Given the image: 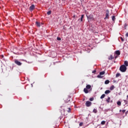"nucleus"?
I'll list each match as a JSON object with an SVG mask.
<instances>
[{
    "instance_id": "25",
    "label": "nucleus",
    "mask_w": 128,
    "mask_h": 128,
    "mask_svg": "<svg viewBox=\"0 0 128 128\" xmlns=\"http://www.w3.org/2000/svg\"><path fill=\"white\" fill-rule=\"evenodd\" d=\"M101 124L104 125V124H106V121L103 120L101 122Z\"/></svg>"
},
{
    "instance_id": "14",
    "label": "nucleus",
    "mask_w": 128,
    "mask_h": 128,
    "mask_svg": "<svg viewBox=\"0 0 128 128\" xmlns=\"http://www.w3.org/2000/svg\"><path fill=\"white\" fill-rule=\"evenodd\" d=\"M105 84H110V80H106L104 82Z\"/></svg>"
},
{
    "instance_id": "3",
    "label": "nucleus",
    "mask_w": 128,
    "mask_h": 128,
    "mask_svg": "<svg viewBox=\"0 0 128 128\" xmlns=\"http://www.w3.org/2000/svg\"><path fill=\"white\" fill-rule=\"evenodd\" d=\"M106 74V72L104 71L100 72V74L98 75L97 78H102L103 76H102V74Z\"/></svg>"
},
{
    "instance_id": "33",
    "label": "nucleus",
    "mask_w": 128,
    "mask_h": 128,
    "mask_svg": "<svg viewBox=\"0 0 128 128\" xmlns=\"http://www.w3.org/2000/svg\"><path fill=\"white\" fill-rule=\"evenodd\" d=\"M82 126V123H80V126Z\"/></svg>"
},
{
    "instance_id": "30",
    "label": "nucleus",
    "mask_w": 128,
    "mask_h": 128,
    "mask_svg": "<svg viewBox=\"0 0 128 128\" xmlns=\"http://www.w3.org/2000/svg\"><path fill=\"white\" fill-rule=\"evenodd\" d=\"M121 40L122 42H124V40L122 38H121Z\"/></svg>"
},
{
    "instance_id": "22",
    "label": "nucleus",
    "mask_w": 128,
    "mask_h": 128,
    "mask_svg": "<svg viewBox=\"0 0 128 128\" xmlns=\"http://www.w3.org/2000/svg\"><path fill=\"white\" fill-rule=\"evenodd\" d=\"M112 20H113V22L116 20V16H112Z\"/></svg>"
},
{
    "instance_id": "36",
    "label": "nucleus",
    "mask_w": 128,
    "mask_h": 128,
    "mask_svg": "<svg viewBox=\"0 0 128 128\" xmlns=\"http://www.w3.org/2000/svg\"><path fill=\"white\" fill-rule=\"evenodd\" d=\"M126 98H127L128 99V95H127Z\"/></svg>"
},
{
    "instance_id": "19",
    "label": "nucleus",
    "mask_w": 128,
    "mask_h": 128,
    "mask_svg": "<svg viewBox=\"0 0 128 128\" xmlns=\"http://www.w3.org/2000/svg\"><path fill=\"white\" fill-rule=\"evenodd\" d=\"M118 76H120V73H117V74H116V78H118Z\"/></svg>"
},
{
    "instance_id": "35",
    "label": "nucleus",
    "mask_w": 128,
    "mask_h": 128,
    "mask_svg": "<svg viewBox=\"0 0 128 128\" xmlns=\"http://www.w3.org/2000/svg\"><path fill=\"white\" fill-rule=\"evenodd\" d=\"M2 58H4V55H1Z\"/></svg>"
},
{
    "instance_id": "20",
    "label": "nucleus",
    "mask_w": 128,
    "mask_h": 128,
    "mask_svg": "<svg viewBox=\"0 0 128 128\" xmlns=\"http://www.w3.org/2000/svg\"><path fill=\"white\" fill-rule=\"evenodd\" d=\"M117 104H118V106H121V105H122V102H120V101H118V102H117Z\"/></svg>"
},
{
    "instance_id": "28",
    "label": "nucleus",
    "mask_w": 128,
    "mask_h": 128,
    "mask_svg": "<svg viewBox=\"0 0 128 128\" xmlns=\"http://www.w3.org/2000/svg\"><path fill=\"white\" fill-rule=\"evenodd\" d=\"M90 102H92V100H94V98H90Z\"/></svg>"
},
{
    "instance_id": "16",
    "label": "nucleus",
    "mask_w": 128,
    "mask_h": 128,
    "mask_svg": "<svg viewBox=\"0 0 128 128\" xmlns=\"http://www.w3.org/2000/svg\"><path fill=\"white\" fill-rule=\"evenodd\" d=\"M70 96H68L67 100H65L66 102H70Z\"/></svg>"
},
{
    "instance_id": "34",
    "label": "nucleus",
    "mask_w": 128,
    "mask_h": 128,
    "mask_svg": "<svg viewBox=\"0 0 128 128\" xmlns=\"http://www.w3.org/2000/svg\"><path fill=\"white\" fill-rule=\"evenodd\" d=\"M96 72V70H94V71L92 72V73H93V74H94V72Z\"/></svg>"
},
{
    "instance_id": "27",
    "label": "nucleus",
    "mask_w": 128,
    "mask_h": 128,
    "mask_svg": "<svg viewBox=\"0 0 128 128\" xmlns=\"http://www.w3.org/2000/svg\"><path fill=\"white\" fill-rule=\"evenodd\" d=\"M57 40H62V38H60V37H58V38H57Z\"/></svg>"
},
{
    "instance_id": "2",
    "label": "nucleus",
    "mask_w": 128,
    "mask_h": 128,
    "mask_svg": "<svg viewBox=\"0 0 128 128\" xmlns=\"http://www.w3.org/2000/svg\"><path fill=\"white\" fill-rule=\"evenodd\" d=\"M120 70L122 72H126V66L124 64L122 65L120 68Z\"/></svg>"
},
{
    "instance_id": "9",
    "label": "nucleus",
    "mask_w": 128,
    "mask_h": 128,
    "mask_svg": "<svg viewBox=\"0 0 128 128\" xmlns=\"http://www.w3.org/2000/svg\"><path fill=\"white\" fill-rule=\"evenodd\" d=\"M115 54H116L117 56H120V50L116 51Z\"/></svg>"
},
{
    "instance_id": "1",
    "label": "nucleus",
    "mask_w": 128,
    "mask_h": 128,
    "mask_svg": "<svg viewBox=\"0 0 128 128\" xmlns=\"http://www.w3.org/2000/svg\"><path fill=\"white\" fill-rule=\"evenodd\" d=\"M92 88V86L90 84H87L86 86V88H84V92L85 94H88V90H90Z\"/></svg>"
},
{
    "instance_id": "4",
    "label": "nucleus",
    "mask_w": 128,
    "mask_h": 128,
    "mask_svg": "<svg viewBox=\"0 0 128 128\" xmlns=\"http://www.w3.org/2000/svg\"><path fill=\"white\" fill-rule=\"evenodd\" d=\"M88 20H94V15L92 14H90L88 16H86Z\"/></svg>"
},
{
    "instance_id": "23",
    "label": "nucleus",
    "mask_w": 128,
    "mask_h": 128,
    "mask_svg": "<svg viewBox=\"0 0 128 128\" xmlns=\"http://www.w3.org/2000/svg\"><path fill=\"white\" fill-rule=\"evenodd\" d=\"M104 96H106V94H102V96H100V98H101V99L104 98Z\"/></svg>"
},
{
    "instance_id": "31",
    "label": "nucleus",
    "mask_w": 128,
    "mask_h": 128,
    "mask_svg": "<svg viewBox=\"0 0 128 128\" xmlns=\"http://www.w3.org/2000/svg\"><path fill=\"white\" fill-rule=\"evenodd\" d=\"M122 112H123V114H124V112H126V110H122Z\"/></svg>"
},
{
    "instance_id": "6",
    "label": "nucleus",
    "mask_w": 128,
    "mask_h": 128,
    "mask_svg": "<svg viewBox=\"0 0 128 128\" xmlns=\"http://www.w3.org/2000/svg\"><path fill=\"white\" fill-rule=\"evenodd\" d=\"M14 63L17 64V66H22V62H20L18 60H14Z\"/></svg>"
},
{
    "instance_id": "21",
    "label": "nucleus",
    "mask_w": 128,
    "mask_h": 128,
    "mask_svg": "<svg viewBox=\"0 0 128 128\" xmlns=\"http://www.w3.org/2000/svg\"><path fill=\"white\" fill-rule=\"evenodd\" d=\"M93 112H94V114H96L98 112V110L96 108L94 109Z\"/></svg>"
},
{
    "instance_id": "18",
    "label": "nucleus",
    "mask_w": 128,
    "mask_h": 128,
    "mask_svg": "<svg viewBox=\"0 0 128 128\" xmlns=\"http://www.w3.org/2000/svg\"><path fill=\"white\" fill-rule=\"evenodd\" d=\"M84 14L81 16L80 22H82V20L84 19Z\"/></svg>"
},
{
    "instance_id": "15",
    "label": "nucleus",
    "mask_w": 128,
    "mask_h": 128,
    "mask_svg": "<svg viewBox=\"0 0 128 128\" xmlns=\"http://www.w3.org/2000/svg\"><path fill=\"white\" fill-rule=\"evenodd\" d=\"M114 88V85H112L110 87V90H112Z\"/></svg>"
},
{
    "instance_id": "38",
    "label": "nucleus",
    "mask_w": 128,
    "mask_h": 128,
    "mask_svg": "<svg viewBox=\"0 0 128 128\" xmlns=\"http://www.w3.org/2000/svg\"><path fill=\"white\" fill-rule=\"evenodd\" d=\"M120 112H122V110H120Z\"/></svg>"
},
{
    "instance_id": "8",
    "label": "nucleus",
    "mask_w": 128,
    "mask_h": 128,
    "mask_svg": "<svg viewBox=\"0 0 128 128\" xmlns=\"http://www.w3.org/2000/svg\"><path fill=\"white\" fill-rule=\"evenodd\" d=\"M34 8H35L34 4H32L30 7V12H32V10Z\"/></svg>"
},
{
    "instance_id": "37",
    "label": "nucleus",
    "mask_w": 128,
    "mask_h": 128,
    "mask_svg": "<svg viewBox=\"0 0 128 128\" xmlns=\"http://www.w3.org/2000/svg\"><path fill=\"white\" fill-rule=\"evenodd\" d=\"M110 102H112V101Z\"/></svg>"
},
{
    "instance_id": "5",
    "label": "nucleus",
    "mask_w": 128,
    "mask_h": 128,
    "mask_svg": "<svg viewBox=\"0 0 128 128\" xmlns=\"http://www.w3.org/2000/svg\"><path fill=\"white\" fill-rule=\"evenodd\" d=\"M86 106L88 108L90 106H92V102L90 101H86Z\"/></svg>"
},
{
    "instance_id": "13",
    "label": "nucleus",
    "mask_w": 128,
    "mask_h": 128,
    "mask_svg": "<svg viewBox=\"0 0 128 128\" xmlns=\"http://www.w3.org/2000/svg\"><path fill=\"white\" fill-rule=\"evenodd\" d=\"M108 60H114V56L112 55H110V56L108 58Z\"/></svg>"
},
{
    "instance_id": "7",
    "label": "nucleus",
    "mask_w": 128,
    "mask_h": 128,
    "mask_svg": "<svg viewBox=\"0 0 128 128\" xmlns=\"http://www.w3.org/2000/svg\"><path fill=\"white\" fill-rule=\"evenodd\" d=\"M108 14H110V11L108 10H106V15L105 18H108Z\"/></svg>"
},
{
    "instance_id": "17",
    "label": "nucleus",
    "mask_w": 128,
    "mask_h": 128,
    "mask_svg": "<svg viewBox=\"0 0 128 128\" xmlns=\"http://www.w3.org/2000/svg\"><path fill=\"white\" fill-rule=\"evenodd\" d=\"M124 64L126 66H128V61H124Z\"/></svg>"
},
{
    "instance_id": "10",
    "label": "nucleus",
    "mask_w": 128,
    "mask_h": 128,
    "mask_svg": "<svg viewBox=\"0 0 128 128\" xmlns=\"http://www.w3.org/2000/svg\"><path fill=\"white\" fill-rule=\"evenodd\" d=\"M36 26H38V28H40V23L39 22H36Z\"/></svg>"
},
{
    "instance_id": "11",
    "label": "nucleus",
    "mask_w": 128,
    "mask_h": 128,
    "mask_svg": "<svg viewBox=\"0 0 128 128\" xmlns=\"http://www.w3.org/2000/svg\"><path fill=\"white\" fill-rule=\"evenodd\" d=\"M110 90H106L104 92V94H110Z\"/></svg>"
},
{
    "instance_id": "32",
    "label": "nucleus",
    "mask_w": 128,
    "mask_h": 128,
    "mask_svg": "<svg viewBox=\"0 0 128 128\" xmlns=\"http://www.w3.org/2000/svg\"><path fill=\"white\" fill-rule=\"evenodd\" d=\"M126 36L128 37V32H127V33L126 34Z\"/></svg>"
},
{
    "instance_id": "24",
    "label": "nucleus",
    "mask_w": 128,
    "mask_h": 128,
    "mask_svg": "<svg viewBox=\"0 0 128 128\" xmlns=\"http://www.w3.org/2000/svg\"><path fill=\"white\" fill-rule=\"evenodd\" d=\"M67 112H72V109L70 108H68Z\"/></svg>"
},
{
    "instance_id": "29",
    "label": "nucleus",
    "mask_w": 128,
    "mask_h": 128,
    "mask_svg": "<svg viewBox=\"0 0 128 128\" xmlns=\"http://www.w3.org/2000/svg\"><path fill=\"white\" fill-rule=\"evenodd\" d=\"M118 56H116V54L114 55V58L116 59V58H118Z\"/></svg>"
},
{
    "instance_id": "12",
    "label": "nucleus",
    "mask_w": 128,
    "mask_h": 128,
    "mask_svg": "<svg viewBox=\"0 0 128 128\" xmlns=\"http://www.w3.org/2000/svg\"><path fill=\"white\" fill-rule=\"evenodd\" d=\"M110 97H108V98L106 100V102H108V104H109V102H110Z\"/></svg>"
},
{
    "instance_id": "26",
    "label": "nucleus",
    "mask_w": 128,
    "mask_h": 128,
    "mask_svg": "<svg viewBox=\"0 0 128 128\" xmlns=\"http://www.w3.org/2000/svg\"><path fill=\"white\" fill-rule=\"evenodd\" d=\"M47 14H48V16H50V14H52V11H48L47 12Z\"/></svg>"
}]
</instances>
